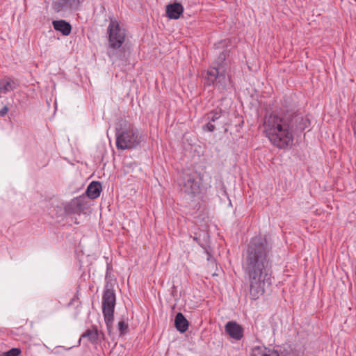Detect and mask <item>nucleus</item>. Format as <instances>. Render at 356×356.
Masks as SVG:
<instances>
[{"instance_id": "25", "label": "nucleus", "mask_w": 356, "mask_h": 356, "mask_svg": "<svg viewBox=\"0 0 356 356\" xmlns=\"http://www.w3.org/2000/svg\"><path fill=\"white\" fill-rule=\"evenodd\" d=\"M193 240H194L195 241H196L198 244H200V243L199 239H198V238H197V237L194 236V237H193Z\"/></svg>"}, {"instance_id": "7", "label": "nucleus", "mask_w": 356, "mask_h": 356, "mask_svg": "<svg viewBox=\"0 0 356 356\" xmlns=\"http://www.w3.org/2000/svg\"><path fill=\"white\" fill-rule=\"evenodd\" d=\"M79 5V0H53V9L58 13L67 10L76 9Z\"/></svg>"}, {"instance_id": "23", "label": "nucleus", "mask_w": 356, "mask_h": 356, "mask_svg": "<svg viewBox=\"0 0 356 356\" xmlns=\"http://www.w3.org/2000/svg\"><path fill=\"white\" fill-rule=\"evenodd\" d=\"M0 94H3V87L1 85V79H0Z\"/></svg>"}, {"instance_id": "20", "label": "nucleus", "mask_w": 356, "mask_h": 356, "mask_svg": "<svg viewBox=\"0 0 356 356\" xmlns=\"http://www.w3.org/2000/svg\"><path fill=\"white\" fill-rule=\"evenodd\" d=\"M21 353L19 348H13L3 353V356H18Z\"/></svg>"}, {"instance_id": "11", "label": "nucleus", "mask_w": 356, "mask_h": 356, "mask_svg": "<svg viewBox=\"0 0 356 356\" xmlns=\"http://www.w3.org/2000/svg\"><path fill=\"white\" fill-rule=\"evenodd\" d=\"M83 200L81 197L72 199L65 207L67 213H80L83 209Z\"/></svg>"}, {"instance_id": "9", "label": "nucleus", "mask_w": 356, "mask_h": 356, "mask_svg": "<svg viewBox=\"0 0 356 356\" xmlns=\"http://www.w3.org/2000/svg\"><path fill=\"white\" fill-rule=\"evenodd\" d=\"M222 110L220 108L215 109L207 113L204 118L208 122L203 126V130L212 132L215 130V125L213 124L221 117Z\"/></svg>"}, {"instance_id": "8", "label": "nucleus", "mask_w": 356, "mask_h": 356, "mask_svg": "<svg viewBox=\"0 0 356 356\" xmlns=\"http://www.w3.org/2000/svg\"><path fill=\"white\" fill-rule=\"evenodd\" d=\"M225 330L230 337L236 340H240L243 336V327L236 322L229 321L227 323Z\"/></svg>"}, {"instance_id": "1", "label": "nucleus", "mask_w": 356, "mask_h": 356, "mask_svg": "<svg viewBox=\"0 0 356 356\" xmlns=\"http://www.w3.org/2000/svg\"><path fill=\"white\" fill-rule=\"evenodd\" d=\"M269 248L265 237L252 238L244 254L243 268L248 275L250 295L257 300L264 294L266 283L271 284V268L268 258Z\"/></svg>"}, {"instance_id": "5", "label": "nucleus", "mask_w": 356, "mask_h": 356, "mask_svg": "<svg viewBox=\"0 0 356 356\" xmlns=\"http://www.w3.org/2000/svg\"><path fill=\"white\" fill-rule=\"evenodd\" d=\"M115 305V295L112 289L106 288L102 296V312L105 323L108 327L113 321L114 308Z\"/></svg>"}, {"instance_id": "22", "label": "nucleus", "mask_w": 356, "mask_h": 356, "mask_svg": "<svg viewBox=\"0 0 356 356\" xmlns=\"http://www.w3.org/2000/svg\"><path fill=\"white\" fill-rule=\"evenodd\" d=\"M8 107L7 106H3L1 110H0V116H4L7 114V113L8 112Z\"/></svg>"}, {"instance_id": "17", "label": "nucleus", "mask_w": 356, "mask_h": 356, "mask_svg": "<svg viewBox=\"0 0 356 356\" xmlns=\"http://www.w3.org/2000/svg\"><path fill=\"white\" fill-rule=\"evenodd\" d=\"M98 331L96 327H93L92 329H88L85 332L82 334L79 339V343L83 338H87L91 343H96L98 341Z\"/></svg>"}, {"instance_id": "4", "label": "nucleus", "mask_w": 356, "mask_h": 356, "mask_svg": "<svg viewBox=\"0 0 356 356\" xmlns=\"http://www.w3.org/2000/svg\"><path fill=\"white\" fill-rule=\"evenodd\" d=\"M108 46L113 49H120L124 44L127 33L125 29L120 25L118 20L114 18L110 19L107 27Z\"/></svg>"}, {"instance_id": "24", "label": "nucleus", "mask_w": 356, "mask_h": 356, "mask_svg": "<svg viewBox=\"0 0 356 356\" xmlns=\"http://www.w3.org/2000/svg\"><path fill=\"white\" fill-rule=\"evenodd\" d=\"M225 59V54L222 53V55L220 56L221 61H223Z\"/></svg>"}, {"instance_id": "12", "label": "nucleus", "mask_w": 356, "mask_h": 356, "mask_svg": "<svg viewBox=\"0 0 356 356\" xmlns=\"http://www.w3.org/2000/svg\"><path fill=\"white\" fill-rule=\"evenodd\" d=\"M251 356H280V354L277 350L258 346L252 349Z\"/></svg>"}, {"instance_id": "10", "label": "nucleus", "mask_w": 356, "mask_h": 356, "mask_svg": "<svg viewBox=\"0 0 356 356\" xmlns=\"http://www.w3.org/2000/svg\"><path fill=\"white\" fill-rule=\"evenodd\" d=\"M184 12V7L180 3H173L166 6V16L171 19H177Z\"/></svg>"}, {"instance_id": "16", "label": "nucleus", "mask_w": 356, "mask_h": 356, "mask_svg": "<svg viewBox=\"0 0 356 356\" xmlns=\"http://www.w3.org/2000/svg\"><path fill=\"white\" fill-rule=\"evenodd\" d=\"M175 327L181 332H184L188 327V322L181 313L177 314L175 319Z\"/></svg>"}, {"instance_id": "14", "label": "nucleus", "mask_w": 356, "mask_h": 356, "mask_svg": "<svg viewBox=\"0 0 356 356\" xmlns=\"http://www.w3.org/2000/svg\"><path fill=\"white\" fill-rule=\"evenodd\" d=\"M54 29L60 31L63 35H68L71 33V25L65 20H56L52 22Z\"/></svg>"}, {"instance_id": "21", "label": "nucleus", "mask_w": 356, "mask_h": 356, "mask_svg": "<svg viewBox=\"0 0 356 356\" xmlns=\"http://www.w3.org/2000/svg\"><path fill=\"white\" fill-rule=\"evenodd\" d=\"M118 328H119L120 333L123 334L127 330L128 325L123 321H121L118 323Z\"/></svg>"}, {"instance_id": "3", "label": "nucleus", "mask_w": 356, "mask_h": 356, "mask_svg": "<svg viewBox=\"0 0 356 356\" xmlns=\"http://www.w3.org/2000/svg\"><path fill=\"white\" fill-rule=\"evenodd\" d=\"M142 136L137 129L131 124L118 129L116 132V146L118 149H133L140 145Z\"/></svg>"}, {"instance_id": "6", "label": "nucleus", "mask_w": 356, "mask_h": 356, "mask_svg": "<svg viewBox=\"0 0 356 356\" xmlns=\"http://www.w3.org/2000/svg\"><path fill=\"white\" fill-rule=\"evenodd\" d=\"M183 190L186 193L193 196L200 193V184L195 175H187L185 176L183 183Z\"/></svg>"}, {"instance_id": "15", "label": "nucleus", "mask_w": 356, "mask_h": 356, "mask_svg": "<svg viewBox=\"0 0 356 356\" xmlns=\"http://www.w3.org/2000/svg\"><path fill=\"white\" fill-rule=\"evenodd\" d=\"M1 85L3 87V94L13 91L18 86L17 81L10 77L1 79Z\"/></svg>"}, {"instance_id": "18", "label": "nucleus", "mask_w": 356, "mask_h": 356, "mask_svg": "<svg viewBox=\"0 0 356 356\" xmlns=\"http://www.w3.org/2000/svg\"><path fill=\"white\" fill-rule=\"evenodd\" d=\"M220 73V69L219 67H211L207 70V79L208 81V84H214L216 81L217 80L219 74Z\"/></svg>"}, {"instance_id": "19", "label": "nucleus", "mask_w": 356, "mask_h": 356, "mask_svg": "<svg viewBox=\"0 0 356 356\" xmlns=\"http://www.w3.org/2000/svg\"><path fill=\"white\" fill-rule=\"evenodd\" d=\"M227 83V78L225 73L220 72L217 80L216 81V84L218 90H225L226 89Z\"/></svg>"}, {"instance_id": "13", "label": "nucleus", "mask_w": 356, "mask_h": 356, "mask_svg": "<svg viewBox=\"0 0 356 356\" xmlns=\"http://www.w3.org/2000/svg\"><path fill=\"white\" fill-rule=\"evenodd\" d=\"M102 185L99 181L91 182L86 190V194L90 199H95L100 195Z\"/></svg>"}, {"instance_id": "2", "label": "nucleus", "mask_w": 356, "mask_h": 356, "mask_svg": "<svg viewBox=\"0 0 356 356\" xmlns=\"http://www.w3.org/2000/svg\"><path fill=\"white\" fill-rule=\"evenodd\" d=\"M264 133L274 147L285 149L293 143V119L285 115L270 113L263 121Z\"/></svg>"}]
</instances>
